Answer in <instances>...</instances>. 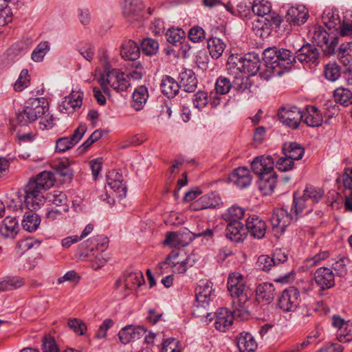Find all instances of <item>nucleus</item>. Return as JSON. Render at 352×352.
<instances>
[{
	"instance_id": "obj_7",
	"label": "nucleus",
	"mask_w": 352,
	"mask_h": 352,
	"mask_svg": "<svg viewBox=\"0 0 352 352\" xmlns=\"http://www.w3.org/2000/svg\"><path fill=\"white\" fill-rule=\"evenodd\" d=\"M48 111V105L44 98L30 100L24 109L16 114V120L21 125H27L41 118Z\"/></svg>"
},
{
	"instance_id": "obj_58",
	"label": "nucleus",
	"mask_w": 352,
	"mask_h": 352,
	"mask_svg": "<svg viewBox=\"0 0 352 352\" xmlns=\"http://www.w3.org/2000/svg\"><path fill=\"white\" fill-rule=\"evenodd\" d=\"M342 329H343L342 331H341L340 329V331L338 332L340 342H346L351 341L352 340V322H346Z\"/></svg>"
},
{
	"instance_id": "obj_26",
	"label": "nucleus",
	"mask_w": 352,
	"mask_h": 352,
	"mask_svg": "<svg viewBox=\"0 0 352 352\" xmlns=\"http://www.w3.org/2000/svg\"><path fill=\"white\" fill-rule=\"evenodd\" d=\"M302 120L309 126L316 127L322 125L323 119L320 111L314 106H307L302 113Z\"/></svg>"
},
{
	"instance_id": "obj_49",
	"label": "nucleus",
	"mask_w": 352,
	"mask_h": 352,
	"mask_svg": "<svg viewBox=\"0 0 352 352\" xmlns=\"http://www.w3.org/2000/svg\"><path fill=\"white\" fill-rule=\"evenodd\" d=\"M141 49L146 55H153L157 53L159 49L158 42L153 38H146L141 43Z\"/></svg>"
},
{
	"instance_id": "obj_34",
	"label": "nucleus",
	"mask_w": 352,
	"mask_h": 352,
	"mask_svg": "<svg viewBox=\"0 0 352 352\" xmlns=\"http://www.w3.org/2000/svg\"><path fill=\"white\" fill-rule=\"evenodd\" d=\"M283 151L284 155L293 161L300 160L304 155V148L296 142L285 143Z\"/></svg>"
},
{
	"instance_id": "obj_40",
	"label": "nucleus",
	"mask_w": 352,
	"mask_h": 352,
	"mask_svg": "<svg viewBox=\"0 0 352 352\" xmlns=\"http://www.w3.org/2000/svg\"><path fill=\"white\" fill-rule=\"evenodd\" d=\"M225 43L219 38H211L208 41L210 54L214 58H219L225 50Z\"/></svg>"
},
{
	"instance_id": "obj_54",
	"label": "nucleus",
	"mask_w": 352,
	"mask_h": 352,
	"mask_svg": "<svg viewBox=\"0 0 352 352\" xmlns=\"http://www.w3.org/2000/svg\"><path fill=\"white\" fill-rule=\"evenodd\" d=\"M294 204L295 212L297 215L301 213L305 209L307 208V212H309L311 210V208H309L310 202L307 199L306 197H304L303 195L299 198L294 197Z\"/></svg>"
},
{
	"instance_id": "obj_61",
	"label": "nucleus",
	"mask_w": 352,
	"mask_h": 352,
	"mask_svg": "<svg viewBox=\"0 0 352 352\" xmlns=\"http://www.w3.org/2000/svg\"><path fill=\"white\" fill-rule=\"evenodd\" d=\"M74 146V143L68 137L60 138L56 140V151L57 152H65Z\"/></svg>"
},
{
	"instance_id": "obj_25",
	"label": "nucleus",
	"mask_w": 352,
	"mask_h": 352,
	"mask_svg": "<svg viewBox=\"0 0 352 352\" xmlns=\"http://www.w3.org/2000/svg\"><path fill=\"white\" fill-rule=\"evenodd\" d=\"M260 65V59L256 54H248L243 57V73H247L249 76L246 78V84L250 80V76H254L257 74Z\"/></svg>"
},
{
	"instance_id": "obj_13",
	"label": "nucleus",
	"mask_w": 352,
	"mask_h": 352,
	"mask_svg": "<svg viewBox=\"0 0 352 352\" xmlns=\"http://www.w3.org/2000/svg\"><path fill=\"white\" fill-rule=\"evenodd\" d=\"M319 51L314 45L309 43L302 45L294 56L295 60H298L302 64H316L319 62Z\"/></svg>"
},
{
	"instance_id": "obj_8",
	"label": "nucleus",
	"mask_w": 352,
	"mask_h": 352,
	"mask_svg": "<svg viewBox=\"0 0 352 352\" xmlns=\"http://www.w3.org/2000/svg\"><path fill=\"white\" fill-rule=\"evenodd\" d=\"M309 36L314 44L320 47L327 54L335 53L338 38L335 34L327 32L320 25H314L309 32Z\"/></svg>"
},
{
	"instance_id": "obj_36",
	"label": "nucleus",
	"mask_w": 352,
	"mask_h": 352,
	"mask_svg": "<svg viewBox=\"0 0 352 352\" xmlns=\"http://www.w3.org/2000/svg\"><path fill=\"white\" fill-rule=\"evenodd\" d=\"M242 225L241 221L228 223L226 229V237L232 242L239 243L242 239Z\"/></svg>"
},
{
	"instance_id": "obj_2",
	"label": "nucleus",
	"mask_w": 352,
	"mask_h": 352,
	"mask_svg": "<svg viewBox=\"0 0 352 352\" xmlns=\"http://www.w3.org/2000/svg\"><path fill=\"white\" fill-rule=\"evenodd\" d=\"M55 179L50 171H43L29 181L24 188V202L27 208L37 210L45 203L43 192L54 186Z\"/></svg>"
},
{
	"instance_id": "obj_47",
	"label": "nucleus",
	"mask_w": 352,
	"mask_h": 352,
	"mask_svg": "<svg viewBox=\"0 0 352 352\" xmlns=\"http://www.w3.org/2000/svg\"><path fill=\"white\" fill-rule=\"evenodd\" d=\"M222 217L228 223L240 221L242 218V208L240 206H232L223 214Z\"/></svg>"
},
{
	"instance_id": "obj_39",
	"label": "nucleus",
	"mask_w": 352,
	"mask_h": 352,
	"mask_svg": "<svg viewBox=\"0 0 352 352\" xmlns=\"http://www.w3.org/2000/svg\"><path fill=\"white\" fill-rule=\"evenodd\" d=\"M335 101L344 107L352 104V92L347 88L342 87L336 89L333 93Z\"/></svg>"
},
{
	"instance_id": "obj_43",
	"label": "nucleus",
	"mask_w": 352,
	"mask_h": 352,
	"mask_svg": "<svg viewBox=\"0 0 352 352\" xmlns=\"http://www.w3.org/2000/svg\"><path fill=\"white\" fill-rule=\"evenodd\" d=\"M50 50V45L47 41L39 43L32 53V60L36 63L42 62Z\"/></svg>"
},
{
	"instance_id": "obj_59",
	"label": "nucleus",
	"mask_w": 352,
	"mask_h": 352,
	"mask_svg": "<svg viewBox=\"0 0 352 352\" xmlns=\"http://www.w3.org/2000/svg\"><path fill=\"white\" fill-rule=\"evenodd\" d=\"M188 38L194 43H199L205 38V31L199 26H195L189 30Z\"/></svg>"
},
{
	"instance_id": "obj_10",
	"label": "nucleus",
	"mask_w": 352,
	"mask_h": 352,
	"mask_svg": "<svg viewBox=\"0 0 352 352\" xmlns=\"http://www.w3.org/2000/svg\"><path fill=\"white\" fill-rule=\"evenodd\" d=\"M178 256L179 253L177 252H172L169 254L164 261L159 263L157 272L162 274L164 272V270L168 266H170L175 267L174 272H175L179 274L185 273L188 267L193 265V262L190 261V256H188L185 260L182 261H176Z\"/></svg>"
},
{
	"instance_id": "obj_55",
	"label": "nucleus",
	"mask_w": 352,
	"mask_h": 352,
	"mask_svg": "<svg viewBox=\"0 0 352 352\" xmlns=\"http://www.w3.org/2000/svg\"><path fill=\"white\" fill-rule=\"evenodd\" d=\"M256 265L263 271L268 272L272 266L275 265V261H274L272 257L263 254L258 258Z\"/></svg>"
},
{
	"instance_id": "obj_64",
	"label": "nucleus",
	"mask_w": 352,
	"mask_h": 352,
	"mask_svg": "<svg viewBox=\"0 0 352 352\" xmlns=\"http://www.w3.org/2000/svg\"><path fill=\"white\" fill-rule=\"evenodd\" d=\"M178 342L175 338H168L163 343L162 352H180L177 349Z\"/></svg>"
},
{
	"instance_id": "obj_9",
	"label": "nucleus",
	"mask_w": 352,
	"mask_h": 352,
	"mask_svg": "<svg viewBox=\"0 0 352 352\" xmlns=\"http://www.w3.org/2000/svg\"><path fill=\"white\" fill-rule=\"evenodd\" d=\"M278 117L280 122L292 129H297L302 120V112L296 107H283L278 111Z\"/></svg>"
},
{
	"instance_id": "obj_24",
	"label": "nucleus",
	"mask_w": 352,
	"mask_h": 352,
	"mask_svg": "<svg viewBox=\"0 0 352 352\" xmlns=\"http://www.w3.org/2000/svg\"><path fill=\"white\" fill-rule=\"evenodd\" d=\"M146 333V330L142 327L127 326L120 331L118 337L120 342L126 344L131 341L139 339Z\"/></svg>"
},
{
	"instance_id": "obj_33",
	"label": "nucleus",
	"mask_w": 352,
	"mask_h": 352,
	"mask_svg": "<svg viewBox=\"0 0 352 352\" xmlns=\"http://www.w3.org/2000/svg\"><path fill=\"white\" fill-rule=\"evenodd\" d=\"M24 284L23 278L19 276H6L0 279V292L16 289Z\"/></svg>"
},
{
	"instance_id": "obj_62",
	"label": "nucleus",
	"mask_w": 352,
	"mask_h": 352,
	"mask_svg": "<svg viewBox=\"0 0 352 352\" xmlns=\"http://www.w3.org/2000/svg\"><path fill=\"white\" fill-rule=\"evenodd\" d=\"M294 162L290 158L282 157L276 162V168L281 171H287L291 170L294 166Z\"/></svg>"
},
{
	"instance_id": "obj_11",
	"label": "nucleus",
	"mask_w": 352,
	"mask_h": 352,
	"mask_svg": "<svg viewBox=\"0 0 352 352\" xmlns=\"http://www.w3.org/2000/svg\"><path fill=\"white\" fill-rule=\"evenodd\" d=\"M300 293L294 287L285 289L278 297V307L283 311H293L298 305Z\"/></svg>"
},
{
	"instance_id": "obj_30",
	"label": "nucleus",
	"mask_w": 352,
	"mask_h": 352,
	"mask_svg": "<svg viewBox=\"0 0 352 352\" xmlns=\"http://www.w3.org/2000/svg\"><path fill=\"white\" fill-rule=\"evenodd\" d=\"M28 209L29 211L24 214L21 225L24 230L28 232H32L36 230L38 228L41 223V219L38 214L34 212L35 210H30V208Z\"/></svg>"
},
{
	"instance_id": "obj_6",
	"label": "nucleus",
	"mask_w": 352,
	"mask_h": 352,
	"mask_svg": "<svg viewBox=\"0 0 352 352\" xmlns=\"http://www.w3.org/2000/svg\"><path fill=\"white\" fill-rule=\"evenodd\" d=\"M98 81L105 94L109 91L108 85L117 91H125L130 85L129 76L116 69L110 70L107 67Z\"/></svg>"
},
{
	"instance_id": "obj_20",
	"label": "nucleus",
	"mask_w": 352,
	"mask_h": 352,
	"mask_svg": "<svg viewBox=\"0 0 352 352\" xmlns=\"http://www.w3.org/2000/svg\"><path fill=\"white\" fill-rule=\"evenodd\" d=\"M222 204L223 202L219 195L217 192H212L201 197L191 205V207L195 210H199L210 208H217Z\"/></svg>"
},
{
	"instance_id": "obj_4",
	"label": "nucleus",
	"mask_w": 352,
	"mask_h": 352,
	"mask_svg": "<svg viewBox=\"0 0 352 352\" xmlns=\"http://www.w3.org/2000/svg\"><path fill=\"white\" fill-rule=\"evenodd\" d=\"M263 54L266 67L272 69L273 73L278 75L283 73V68L290 67L295 60L292 53L284 48L278 49L276 47H270L265 49Z\"/></svg>"
},
{
	"instance_id": "obj_1",
	"label": "nucleus",
	"mask_w": 352,
	"mask_h": 352,
	"mask_svg": "<svg viewBox=\"0 0 352 352\" xmlns=\"http://www.w3.org/2000/svg\"><path fill=\"white\" fill-rule=\"evenodd\" d=\"M228 289L232 298V311L226 308H220L214 314L215 328L222 332L226 331L232 324L234 319L240 318L242 315V275L239 272H232L228 278ZM241 320V319H239Z\"/></svg>"
},
{
	"instance_id": "obj_45",
	"label": "nucleus",
	"mask_w": 352,
	"mask_h": 352,
	"mask_svg": "<svg viewBox=\"0 0 352 352\" xmlns=\"http://www.w3.org/2000/svg\"><path fill=\"white\" fill-rule=\"evenodd\" d=\"M340 67L336 63H329L324 69L325 78L331 82L337 80L340 77Z\"/></svg>"
},
{
	"instance_id": "obj_38",
	"label": "nucleus",
	"mask_w": 352,
	"mask_h": 352,
	"mask_svg": "<svg viewBox=\"0 0 352 352\" xmlns=\"http://www.w3.org/2000/svg\"><path fill=\"white\" fill-rule=\"evenodd\" d=\"M47 199L56 206L62 207L60 210L67 212L69 210L68 199L66 195L60 191H54L47 195Z\"/></svg>"
},
{
	"instance_id": "obj_12",
	"label": "nucleus",
	"mask_w": 352,
	"mask_h": 352,
	"mask_svg": "<svg viewBox=\"0 0 352 352\" xmlns=\"http://www.w3.org/2000/svg\"><path fill=\"white\" fill-rule=\"evenodd\" d=\"M227 70L230 76L234 78V84L238 88L242 86V56L240 54L232 53L226 63Z\"/></svg>"
},
{
	"instance_id": "obj_28",
	"label": "nucleus",
	"mask_w": 352,
	"mask_h": 352,
	"mask_svg": "<svg viewBox=\"0 0 352 352\" xmlns=\"http://www.w3.org/2000/svg\"><path fill=\"white\" fill-rule=\"evenodd\" d=\"M18 231L19 223L15 217H6L0 226V234L6 238H13Z\"/></svg>"
},
{
	"instance_id": "obj_17",
	"label": "nucleus",
	"mask_w": 352,
	"mask_h": 352,
	"mask_svg": "<svg viewBox=\"0 0 352 352\" xmlns=\"http://www.w3.org/2000/svg\"><path fill=\"white\" fill-rule=\"evenodd\" d=\"M292 217L283 208H277L273 211L270 222L274 230L283 232L291 223Z\"/></svg>"
},
{
	"instance_id": "obj_51",
	"label": "nucleus",
	"mask_w": 352,
	"mask_h": 352,
	"mask_svg": "<svg viewBox=\"0 0 352 352\" xmlns=\"http://www.w3.org/2000/svg\"><path fill=\"white\" fill-rule=\"evenodd\" d=\"M338 56L344 65L349 63L352 58V44H342L338 50Z\"/></svg>"
},
{
	"instance_id": "obj_35",
	"label": "nucleus",
	"mask_w": 352,
	"mask_h": 352,
	"mask_svg": "<svg viewBox=\"0 0 352 352\" xmlns=\"http://www.w3.org/2000/svg\"><path fill=\"white\" fill-rule=\"evenodd\" d=\"M323 23L329 30H338L340 25V19L338 14L332 10H325L322 16Z\"/></svg>"
},
{
	"instance_id": "obj_22",
	"label": "nucleus",
	"mask_w": 352,
	"mask_h": 352,
	"mask_svg": "<svg viewBox=\"0 0 352 352\" xmlns=\"http://www.w3.org/2000/svg\"><path fill=\"white\" fill-rule=\"evenodd\" d=\"M277 184V176L274 170L259 177L258 188L263 195H270Z\"/></svg>"
},
{
	"instance_id": "obj_48",
	"label": "nucleus",
	"mask_w": 352,
	"mask_h": 352,
	"mask_svg": "<svg viewBox=\"0 0 352 352\" xmlns=\"http://www.w3.org/2000/svg\"><path fill=\"white\" fill-rule=\"evenodd\" d=\"M282 21L283 20L281 17L278 15L271 16V21L270 22L269 25L265 23H263L261 27L258 26V28H260V31L261 32L260 36L261 37L268 36L271 32V30L272 28V26H274L275 28H279Z\"/></svg>"
},
{
	"instance_id": "obj_16",
	"label": "nucleus",
	"mask_w": 352,
	"mask_h": 352,
	"mask_svg": "<svg viewBox=\"0 0 352 352\" xmlns=\"http://www.w3.org/2000/svg\"><path fill=\"white\" fill-rule=\"evenodd\" d=\"M248 233L254 239H261L264 237L267 229L265 222L256 215L250 217L245 223Z\"/></svg>"
},
{
	"instance_id": "obj_57",
	"label": "nucleus",
	"mask_w": 352,
	"mask_h": 352,
	"mask_svg": "<svg viewBox=\"0 0 352 352\" xmlns=\"http://www.w3.org/2000/svg\"><path fill=\"white\" fill-rule=\"evenodd\" d=\"M67 324L78 335H83L87 330L85 323L76 318H69L67 321Z\"/></svg>"
},
{
	"instance_id": "obj_42",
	"label": "nucleus",
	"mask_w": 352,
	"mask_h": 352,
	"mask_svg": "<svg viewBox=\"0 0 352 352\" xmlns=\"http://www.w3.org/2000/svg\"><path fill=\"white\" fill-rule=\"evenodd\" d=\"M303 195L310 203H318L324 196V190L320 188L309 185L306 186L303 190Z\"/></svg>"
},
{
	"instance_id": "obj_63",
	"label": "nucleus",
	"mask_w": 352,
	"mask_h": 352,
	"mask_svg": "<svg viewBox=\"0 0 352 352\" xmlns=\"http://www.w3.org/2000/svg\"><path fill=\"white\" fill-rule=\"evenodd\" d=\"M242 168L238 167L235 168L229 175L228 182L238 187H242Z\"/></svg>"
},
{
	"instance_id": "obj_41",
	"label": "nucleus",
	"mask_w": 352,
	"mask_h": 352,
	"mask_svg": "<svg viewBox=\"0 0 352 352\" xmlns=\"http://www.w3.org/2000/svg\"><path fill=\"white\" fill-rule=\"evenodd\" d=\"M250 8L252 12L257 16H264L270 13L272 10L271 3L267 0H254L253 3H250Z\"/></svg>"
},
{
	"instance_id": "obj_3",
	"label": "nucleus",
	"mask_w": 352,
	"mask_h": 352,
	"mask_svg": "<svg viewBox=\"0 0 352 352\" xmlns=\"http://www.w3.org/2000/svg\"><path fill=\"white\" fill-rule=\"evenodd\" d=\"M256 291L258 301L263 300L270 303L274 297L275 288L272 283H263L256 289H245L243 284V292H245V296L248 300L243 301V320H247L254 315L258 303L255 300H251L250 298Z\"/></svg>"
},
{
	"instance_id": "obj_32",
	"label": "nucleus",
	"mask_w": 352,
	"mask_h": 352,
	"mask_svg": "<svg viewBox=\"0 0 352 352\" xmlns=\"http://www.w3.org/2000/svg\"><path fill=\"white\" fill-rule=\"evenodd\" d=\"M232 87V85L230 80L226 77H219L215 83V90L217 94L224 95L229 92ZM219 104V99L214 96L213 100L211 101V104L212 107H216Z\"/></svg>"
},
{
	"instance_id": "obj_46",
	"label": "nucleus",
	"mask_w": 352,
	"mask_h": 352,
	"mask_svg": "<svg viewBox=\"0 0 352 352\" xmlns=\"http://www.w3.org/2000/svg\"><path fill=\"white\" fill-rule=\"evenodd\" d=\"M185 34V32L181 28H170L166 32V36L168 43L177 45L178 43H182Z\"/></svg>"
},
{
	"instance_id": "obj_23",
	"label": "nucleus",
	"mask_w": 352,
	"mask_h": 352,
	"mask_svg": "<svg viewBox=\"0 0 352 352\" xmlns=\"http://www.w3.org/2000/svg\"><path fill=\"white\" fill-rule=\"evenodd\" d=\"M83 92L77 91H72V93L66 96L61 103L60 107V111H65L66 113H71L76 110V108L81 107L82 103Z\"/></svg>"
},
{
	"instance_id": "obj_21",
	"label": "nucleus",
	"mask_w": 352,
	"mask_h": 352,
	"mask_svg": "<svg viewBox=\"0 0 352 352\" xmlns=\"http://www.w3.org/2000/svg\"><path fill=\"white\" fill-rule=\"evenodd\" d=\"M178 83L184 91L194 92L197 89L198 80L192 70L183 69L179 73Z\"/></svg>"
},
{
	"instance_id": "obj_18",
	"label": "nucleus",
	"mask_w": 352,
	"mask_h": 352,
	"mask_svg": "<svg viewBox=\"0 0 352 352\" xmlns=\"http://www.w3.org/2000/svg\"><path fill=\"white\" fill-rule=\"evenodd\" d=\"M317 285L322 290L329 289L335 285V276L333 271L327 267H320L314 274Z\"/></svg>"
},
{
	"instance_id": "obj_31",
	"label": "nucleus",
	"mask_w": 352,
	"mask_h": 352,
	"mask_svg": "<svg viewBox=\"0 0 352 352\" xmlns=\"http://www.w3.org/2000/svg\"><path fill=\"white\" fill-rule=\"evenodd\" d=\"M148 97V89L145 86L136 88L133 94L131 107L135 111H140L144 108Z\"/></svg>"
},
{
	"instance_id": "obj_29",
	"label": "nucleus",
	"mask_w": 352,
	"mask_h": 352,
	"mask_svg": "<svg viewBox=\"0 0 352 352\" xmlns=\"http://www.w3.org/2000/svg\"><path fill=\"white\" fill-rule=\"evenodd\" d=\"M160 88L162 93L168 98L175 97L180 89L179 85L173 78L170 76L163 77Z\"/></svg>"
},
{
	"instance_id": "obj_27",
	"label": "nucleus",
	"mask_w": 352,
	"mask_h": 352,
	"mask_svg": "<svg viewBox=\"0 0 352 352\" xmlns=\"http://www.w3.org/2000/svg\"><path fill=\"white\" fill-rule=\"evenodd\" d=\"M140 49L138 44L132 41H125L120 50V55L125 60H135L140 57Z\"/></svg>"
},
{
	"instance_id": "obj_53",
	"label": "nucleus",
	"mask_w": 352,
	"mask_h": 352,
	"mask_svg": "<svg viewBox=\"0 0 352 352\" xmlns=\"http://www.w3.org/2000/svg\"><path fill=\"white\" fill-rule=\"evenodd\" d=\"M329 256V252L328 251L320 252L313 257L308 258L305 260L306 267L308 268L315 267L320 264L322 261L327 259Z\"/></svg>"
},
{
	"instance_id": "obj_52",
	"label": "nucleus",
	"mask_w": 352,
	"mask_h": 352,
	"mask_svg": "<svg viewBox=\"0 0 352 352\" xmlns=\"http://www.w3.org/2000/svg\"><path fill=\"white\" fill-rule=\"evenodd\" d=\"M105 189L107 193L109 190H112L113 192L117 193L120 198L126 197V188L123 182H111L107 181Z\"/></svg>"
},
{
	"instance_id": "obj_50",
	"label": "nucleus",
	"mask_w": 352,
	"mask_h": 352,
	"mask_svg": "<svg viewBox=\"0 0 352 352\" xmlns=\"http://www.w3.org/2000/svg\"><path fill=\"white\" fill-rule=\"evenodd\" d=\"M30 76L26 69H22L19 76L14 83V88L16 91H21L30 85Z\"/></svg>"
},
{
	"instance_id": "obj_5",
	"label": "nucleus",
	"mask_w": 352,
	"mask_h": 352,
	"mask_svg": "<svg viewBox=\"0 0 352 352\" xmlns=\"http://www.w3.org/2000/svg\"><path fill=\"white\" fill-rule=\"evenodd\" d=\"M197 305L193 310V314L197 318L206 317L210 322L212 318L208 312L210 302L215 297L213 283L210 280H200L195 289Z\"/></svg>"
},
{
	"instance_id": "obj_19",
	"label": "nucleus",
	"mask_w": 352,
	"mask_h": 352,
	"mask_svg": "<svg viewBox=\"0 0 352 352\" xmlns=\"http://www.w3.org/2000/svg\"><path fill=\"white\" fill-rule=\"evenodd\" d=\"M274 162L270 155H261L256 157L251 163V168L258 177L263 176L268 172L274 170Z\"/></svg>"
},
{
	"instance_id": "obj_56",
	"label": "nucleus",
	"mask_w": 352,
	"mask_h": 352,
	"mask_svg": "<svg viewBox=\"0 0 352 352\" xmlns=\"http://www.w3.org/2000/svg\"><path fill=\"white\" fill-rule=\"evenodd\" d=\"M194 107L199 109H203L208 103V94L203 91H197L192 98Z\"/></svg>"
},
{
	"instance_id": "obj_60",
	"label": "nucleus",
	"mask_w": 352,
	"mask_h": 352,
	"mask_svg": "<svg viewBox=\"0 0 352 352\" xmlns=\"http://www.w3.org/2000/svg\"><path fill=\"white\" fill-rule=\"evenodd\" d=\"M257 349V344L253 336L246 333L243 336V352H254Z\"/></svg>"
},
{
	"instance_id": "obj_44",
	"label": "nucleus",
	"mask_w": 352,
	"mask_h": 352,
	"mask_svg": "<svg viewBox=\"0 0 352 352\" xmlns=\"http://www.w3.org/2000/svg\"><path fill=\"white\" fill-rule=\"evenodd\" d=\"M54 169L57 174L61 177H67L71 179L73 175V171L70 168V164L68 159L62 160L53 166Z\"/></svg>"
},
{
	"instance_id": "obj_15",
	"label": "nucleus",
	"mask_w": 352,
	"mask_h": 352,
	"mask_svg": "<svg viewBox=\"0 0 352 352\" xmlns=\"http://www.w3.org/2000/svg\"><path fill=\"white\" fill-rule=\"evenodd\" d=\"M142 9V0H123L122 14L130 23H133L141 17Z\"/></svg>"
},
{
	"instance_id": "obj_37",
	"label": "nucleus",
	"mask_w": 352,
	"mask_h": 352,
	"mask_svg": "<svg viewBox=\"0 0 352 352\" xmlns=\"http://www.w3.org/2000/svg\"><path fill=\"white\" fill-rule=\"evenodd\" d=\"M124 287L126 289H133L136 286L140 287L144 283V278L140 271L131 272L124 278Z\"/></svg>"
},
{
	"instance_id": "obj_14",
	"label": "nucleus",
	"mask_w": 352,
	"mask_h": 352,
	"mask_svg": "<svg viewBox=\"0 0 352 352\" xmlns=\"http://www.w3.org/2000/svg\"><path fill=\"white\" fill-rule=\"evenodd\" d=\"M309 12L303 5L291 6L287 11L285 19L291 25L300 26L308 19Z\"/></svg>"
}]
</instances>
